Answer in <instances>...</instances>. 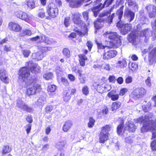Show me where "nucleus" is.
<instances>
[{"mask_svg": "<svg viewBox=\"0 0 156 156\" xmlns=\"http://www.w3.org/2000/svg\"><path fill=\"white\" fill-rule=\"evenodd\" d=\"M117 54L115 50H110L103 54V58L105 60H108L115 57Z\"/></svg>", "mask_w": 156, "mask_h": 156, "instance_id": "obj_15", "label": "nucleus"}, {"mask_svg": "<svg viewBox=\"0 0 156 156\" xmlns=\"http://www.w3.org/2000/svg\"><path fill=\"white\" fill-rule=\"evenodd\" d=\"M53 109V107L51 105H47L44 108L45 113L48 114Z\"/></svg>", "mask_w": 156, "mask_h": 156, "instance_id": "obj_51", "label": "nucleus"}, {"mask_svg": "<svg viewBox=\"0 0 156 156\" xmlns=\"http://www.w3.org/2000/svg\"><path fill=\"white\" fill-rule=\"evenodd\" d=\"M126 16H129L130 17V19L129 20V22L132 21L134 17L135 13L130 10H128L126 12Z\"/></svg>", "mask_w": 156, "mask_h": 156, "instance_id": "obj_39", "label": "nucleus"}, {"mask_svg": "<svg viewBox=\"0 0 156 156\" xmlns=\"http://www.w3.org/2000/svg\"><path fill=\"white\" fill-rule=\"evenodd\" d=\"M107 79L103 77L101 79H98L93 83L92 86L94 89L99 93L103 94L110 90L111 86L106 83Z\"/></svg>", "mask_w": 156, "mask_h": 156, "instance_id": "obj_4", "label": "nucleus"}, {"mask_svg": "<svg viewBox=\"0 0 156 156\" xmlns=\"http://www.w3.org/2000/svg\"><path fill=\"white\" fill-rule=\"evenodd\" d=\"M78 57L80 65L81 66H84L85 65V61L88 59L87 57L83 54L79 55Z\"/></svg>", "mask_w": 156, "mask_h": 156, "instance_id": "obj_25", "label": "nucleus"}, {"mask_svg": "<svg viewBox=\"0 0 156 156\" xmlns=\"http://www.w3.org/2000/svg\"><path fill=\"white\" fill-rule=\"evenodd\" d=\"M137 37L136 31H132L128 35L127 39L129 42L132 43L133 44L135 45Z\"/></svg>", "mask_w": 156, "mask_h": 156, "instance_id": "obj_21", "label": "nucleus"}, {"mask_svg": "<svg viewBox=\"0 0 156 156\" xmlns=\"http://www.w3.org/2000/svg\"><path fill=\"white\" fill-rule=\"evenodd\" d=\"M62 53L64 56L66 58H69L70 57V51L67 48H64L62 50Z\"/></svg>", "mask_w": 156, "mask_h": 156, "instance_id": "obj_41", "label": "nucleus"}, {"mask_svg": "<svg viewBox=\"0 0 156 156\" xmlns=\"http://www.w3.org/2000/svg\"><path fill=\"white\" fill-rule=\"evenodd\" d=\"M80 83L81 84H84L86 83L85 77H79Z\"/></svg>", "mask_w": 156, "mask_h": 156, "instance_id": "obj_64", "label": "nucleus"}, {"mask_svg": "<svg viewBox=\"0 0 156 156\" xmlns=\"http://www.w3.org/2000/svg\"><path fill=\"white\" fill-rule=\"evenodd\" d=\"M129 68L132 71L136 70L138 68V65L135 62H129Z\"/></svg>", "mask_w": 156, "mask_h": 156, "instance_id": "obj_38", "label": "nucleus"}, {"mask_svg": "<svg viewBox=\"0 0 156 156\" xmlns=\"http://www.w3.org/2000/svg\"><path fill=\"white\" fill-rule=\"evenodd\" d=\"M31 125L30 124H28L26 125V130L27 134H28L30 132L31 129Z\"/></svg>", "mask_w": 156, "mask_h": 156, "instance_id": "obj_58", "label": "nucleus"}, {"mask_svg": "<svg viewBox=\"0 0 156 156\" xmlns=\"http://www.w3.org/2000/svg\"><path fill=\"white\" fill-rule=\"evenodd\" d=\"M126 127L129 132L134 133L136 129V126L131 122H129Z\"/></svg>", "mask_w": 156, "mask_h": 156, "instance_id": "obj_32", "label": "nucleus"}, {"mask_svg": "<svg viewBox=\"0 0 156 156\" xmlns=\"http://www.w3.org/2000/svg\"><path fill=\"white\" fill-rule=\"evenodd\" d=\"M101 5L102 3H100L98 5L91 8V10L93 12L94 16L95 17H97L100 11L103 9L101 6Z\"/></svg>", "mask_w": 156, "mask_h": 156, "instance_id": "obj_23", "label": "nucleus"}, {"mask_svg": "<svg viewBox=\"0 0 156 156\" xmlns=\"http://www.w3.org/2000/svg\"><path fill=\"white\" fill-rule=\"evenodd\" d=\"M124 5L122 6L119 9H117L116 12V15L118 16L119 20L118 22H122L121 19L123 13Z\"/></svg>", "mask_w": 156, "mask_h": 156, "instance_id": "obj_28", "label": "nucleus"}, {"mask_svg": "<svg viewBox=\"0 0 156 156\" xmlns=\"http://www.w3.org/2000/svg\"><path fill=\"white\" fill-rule=\"evenodd\" d=\"M150 147L152 151H156V139L154 140L151 142Z\"/></svg>", "mask_w": 156, "mask_h": 156, "instance_id": "obj_48", "label": "nucleus"}, {"mask_svg": "<svg viewBox=\"0 0 156 156\" xmlns=\"http://www.w3.org/2000/svg\"><path fill=\"white\" fill-rule=\"evenodd\" d=\"M36 78H31L28 81L27 87H29L26 91L27 94L28 95L34 94L36 92L40 91L42 89L41 85L37 83Z\"/></svg>", "mask_w": 156, "mask_h": 156, "instance_id": "obj_5", "label": "nucleus"}, {"mask_svg": "<svg viewBox=\"0 0 156 156\" xmlns=\"http://www.w3.org/2000/svg\"><path fill=\"white\" fill-rule=\"evenodd\" d=\"M40 67L37 64H34L29 69L27 66L21 67L18 71V79L23 82H26L30 76V72L33 73L37 74L40 72Z\"/></svg>", "mask_w": 156, "mask_h": 156, "instance_id": "obj_2", "label": "nucleus"}, {"mask_svg": "<svg viewBox=\"0 0 156 156\" xmlns=\"http://www.w3.org/2000/svg\"><path fill=\"white\" fill-rule=\"evenodd\" d=\"M56 88V86L54 85H49L47 88L48 92L50 93L54 92L55 91Z\"/></svg>", "mask_w": 156, "mask_h": 156, "instance_id": "obj_46", "label": "nucleus"}, {"mask_svg": "<svg viewBox=\"0 0 156 156\" xmlns=\"http://www.w3.org/2000/svg\"><path fill=\"white\" fill-rule=\"evenodd\" d=\"M113 8L111 7L108 11H104L100 13L98 17L94 22V24L95 27L97 29H99L102 28V26L100 24L101 23H107L111 24L112 23L113 20L115 16V13H112L111 15H109L106 18L103 17L107 16L108 14H110L113 10Z\"/></svg>", "mask_w": 156, "mask_h": 156, "instance_id": "obj_3", "label": "nucleus"}, {"mask_svg": "<svg viewBox=\"0 0 156 156\" xmlns=\"http://www.w3.org/2000/svg\"><path fill=\"white\" fill-rule=\"evenodd\" d=\"M110 133H104L100 132L99 134V142L100 143L104 144L109 139Z\"/></svg>", "mask_w": 156, "mask_h": 156, "instance_id": "obj_19", "label": "nucleus"}, {"mask_svg": "<svg viewBox=\"0 0 156 156\" xmlns=\"http://www.w3.org/2000/svg\"><path fill=\"white\" fill-rule=\"evenodd\" d=\"M0 80L5 84H8L9 83L8 76L6 70L4 69L0 70Z\"/></svg>", "mask_w": 156, "mask_h": 156, "instance_id": "obj_16", "label": "nucleus"}, {"mask_svg": "<svg viewBox=\"0 0 156 156\" xmlns=\"http://www.w3.org/2000/svg\"><path fill=\"white\" fill-rule=\"evenodd\" d=\"M16 16L17 18L27 22H29L31 19V17L29 14L21 11L16 12Z\"/></svg>", "mask_w": 156, "mask_h": 156, "instance_id": "obj_13", "label": "nucleus"}, {"mask_svg": "<svg viewBox=\"0 0 156 156\" xmlns=\"http://www.w3.org/2000/svg\"><path fill=\"white\" fill-rule=\"evenodd\" d=\"M17 106L27 112L31 113L33 111L32 108L28 105L26 104H23L21 101H19L17 102Z\"/></svg>", "mask_w": 156, "mask_h": 156, "instance_id": "obj_17", "label": "nucleus"}, {"mask_svg": "<svg viewBox=\"0 0 156 156\" xmlns=\"http://www.w3.org/2000/svg\"><path fill=\"white\" fill-rule=\"evenodd\" d=\"M117 66L120 68H123L127 66V62L124 59L119 61L117 63Z\"/></svg>", "mask_w": 156, "mask_h": 156, "instance_id": "obj_35", "label": "nucleus"}, {"mask_svg": "<svg viewBox=\"0 0 156 156\" xmlns=\"http://www.w3.org/2000/svg\"><path fill=\"white\" fill-rule=\"evenodd\" d=\"M111 126L110 125H106L101 128L100 132L104 133H109L111 130Z\"/></svg>", "mask_w": 156, "mask_h": 156, "instance_id": "obj_36", "label": "nucleus"}, {"mask_svg": "<svg viewBox=\"0 0 156 156\" xmlns=\"http://www.w3.org/2000/svg\"><path fill=\"white\" fill-rule=\"evenodd\" d=\"M116 26L119 30L121 34L123 35L127 34L132 29V26L130 24L123 23L122 22H117Z\"/></svg>", "mask_w": 156, "mask_h": 156, "instance_id": "obj_9", "label": "nucleus"}, {"mask_svg": "<svg viewBox=\"0 0 156 156\" xmlns=\"http://www.w3.org/2000/svg\"><path fill=\"white\" fill-rule=\"evenodd\" d=\"M114 0H105L104 3L102 4L101 6L104 8L105 7H108L112 4Z\"/></svg>", "mask_w": 156, "mask_h": 156, "instance_id": "obj_42", "label": "nucleus"}, {"mask_svg": "<svg viewBox=\"0 0 156 156\" xmlns=\"http://www.w3.org/2000/svg\"><path fill=\"white\" fill-rule=\"evenodd\" d=\"M108 97L110 98L111 100L115 101H117L119 98V95L118 94H114L113 91H111L109 92L107 95Z\"/></svg>", "mask_w": 156, "mask_h": 156, "instance_id": "obj_26", "label": "nucleus"}, {"mask_svg": "<svg viewBox=\"0 0 156 156\" xmlns=\"http://www.w3.org/2000/svg\"><path fill=\"white\" fill-rule=\"evenodd\" d=\"M33 55H34L35 57V58H33V59H36L37 61L41 60L44 57L43 54L39 52H37L33 54Z\"/></svg>", "mask_w": 156, "mask_h": 156, "instance_id": "obj_37", "label": "nucleus"}, {"mask_svg": "<svg viewBox=\"0 0 156 156\" xmlns=\"http://www.w3.org/2000/svg\"><path fill=\"white\" fill-rule=\"evenodd\" d=\"M82 15L84 20L87 21L88 19V12L85 11L82 13Z\"/></svg>", "mask_w": 156, "mask_h": 156, "instance_id": "obj_61", "label": "nucleus"}, {"mask_svg": "<svg viewBox=\"0 0 156 156\" xmlns=\"http://www.w3.org/2000/svg\"><path fill=\"white\" fill-rule=\"evenodd\" d=\"M81 15L79 12H76L72 14V20L73 23L80 28L85 25V23L81 19Z\"/></svg>", "mask_w": 156, "mask_h": 156, "instance_id": "obj_11", "label": "nucleus"}, {"mask_svg": "<svg viewBox=\"0 0 156 156\" xmlns=\"http://www.w3.org/2000/svg\"><path fill=\"white\" fill-rule=\"evenodd\" d=\"M53 77V74L51 72L45 73L43 75V77L46 80H52Z\"/></svg>", "mask_w": 156, "mask_h": 156, "instance_id": "obj_44", "label": "nucleus"}, {"mask_svg": "<svg viewBox=\"0 0 156 156\" xmlns=\"http://www.w3.org/2000/svg\"><path fill=\"white\" fill-rule=\"evenodd\" d=\"M22 53L24 57H28L30 54L31 51L30 50L25 49L22 51Z\"/></svg>", "mask_w": 156, "mask_h": 156, "instance_id": "obj_50", "label": "nucleus"}, {"mask_svg": "<svg viewBox=\"0 0 156 156\" xmlns=\"http://www.w3.org/2000/svg\"><path fill=\"white\" fill-rule=\"evenodd\" d=\"M108 80L110 83L114 82L115 80V76H110L108 77Z\"/></svg>", "mask_w": 156, "mask_h": 156, "instance_id": "obj_63", "label": "nucleus"}, {"mask_svg": "<svg viewBox=\"0 0 156 156\" xmlns=\"http://www.w3.org/2000/svg\"><path fill=\"white\" fill-rule=\"evenodd\" d=\"M66 145V141L65 140H62L58 142L55 145V147L58 150L61 151L64 149Z\"/></svg>", "mask_w": 156, "mask_h": 156, "instance_id": "obj_27", "label": "nucleus"}, {"mask_svg": "<svg viewBox=\"0 0 156 156\" xmlns=\"http://www.w3.org/2000/svg\"><path fill=\"white\" fill-rule=\"evenodd\" d=\"M51 48V47H49L41 46L39 48V50L41 53L43 54V53H46L49 51H50Z\"/></svg>", "mask_w": 156, "mask_h": 156, "instance_id": "obj_43", "label": "nucleus"}, {"mask_svg": "<svg viewBox=\"0 0 156 156\" xmlns=\"http://www.w3.org/2000/svg\"><path fill=\"white\" fill-rule=\"evenodd\" d=\"M151 25L152 29L156 33V18L153 22L151 23Z\"/></svg>", "mask_w": 156, "mask_h": 156, "instance_id": "obj_60", "label": "nucleus"}, {"mask_svg": "<svg viewBox=\"0 0 156 156\" xmlns=\"http://www.w3.org/2000/svg\"><path fill=\"white\" fill-rule=\"evenodd\" d=\"M27 121L29 123H31L33 121L32 117L31 115H28L26 118Z\"/></svg>", "mask_w": 156, "mask_h": 156, "instance_id": "obj_55", "label": "nucleus"}, {"mask_svg": "<svg viewBox=\"0 0 156 156\" xmlns=\"http://www.w3.org/2000/svg\"><path fill=\"white\" fill-rule=\"evenodd\" d=\"M152 136L151 138V140L156 138V126L153 128L152 129Z\"/></svg>", "mask_w": 156, "mask_h": 156, "instance_id": "obj_59", "label": "nucleus"}, {"mask_svg": "<svg viewBox=\"0 0 156 156\" xmlns=\"http://www.w3.org/2000/svg\"><path fill=\"white\" fill-rule=\"evenodd\" d=\"M122 103L118 101L113 102L112 104L111 108L112 111H115L118 109L120 108L121 106Z\"/></svg>", "mask_w": 156, "mask_h": 156, "instance_id": "obj_29", "label": "nucleus"}, {"mask_svg": "<svg viewBox=\"0 0 156 156\" xmlns=\"http://www.w3.org/2000/svg\"><path fill=\"white\" fill-rule=\"evenodd\" d=\"M68 77L71 82L74 81L75 80V77L72 74H68Z\"/></svg>", "mask_w": 156, "mask_h": 156, "instance_id": "obj_62", "label": "nucleus"}, {"mask_svg": "<svg viewBox=\"0 0 156 156\" xmlns=\"http://www.w3.org/2000/svg\"><path fill=\"white\" fill-rule=\"evenodd\" d=\"M70 90H66L63 93V100L65 102H68L71 98V95L69 94Z\"/></svg>", "mask_w": 156, "mask_h": 156, "instance_id": "obj_31", "label": "nucleus"}, {"mask_svg": "<svg viewBox=\"0 0 156 156\" xmlns=\"http://www.w3.org/2000/svg\"><path fill=\"white\" fill-rule=\"evenodd\" d=\"M11 47L10 46L5 45L4 46V51L6 52L11 51Z\"/></svg>", "mask_w": 156, "mask_h": 156, "instance_id": "obj_56", "label": "nucleus"}, {"mask_svg": "<svg viewBox=\"0 0 156 156\" xmlns=\"http://www.w3.org/2000/svg\"><path fill=\"white\" fill-rule=\"evenodd\" d=\"M95 122V120L92 117H90L89 118V122L87 123L88 127L90 128L93 127L94 125Z\"/></svg>", "mask_w": 156, "mask_h": 156, "instance_id": "obj_40", "label": "nucleus"}, {"mask_svg": "<svg viewBox=\"0 0 156 156\" xmlns=\"http://www.w3.org/2000/svg\"><path fill=\"white\" fill-rule=\"evenodd\" d=\"M132 81V78L130 76H128L126 77L125 82L126 83L128 84L131 83Z\"/></svg>", "mask_w": 156, "mask_h": 156, "instance_id": "obj_57", "label": "nucleus"}, {"mask_svg": "<svg viewBox=\"0 0 156 156\" xmlns=\"http://www.w3.org/2000/svg\"><path fill=\"white\" fill-rule=\"evenodd\" d=\"M82 92L86 96L89 94V88L87 86L85 85L82 87Z\"/></svg>", "mask_w": 156, "mask_h": 156, "instance_id": "obj_49", "label": "nucleus"}, {"mask_svg": "<svg viewBox=\"0 0 156 156\" xmlns=\"http://www.w3.org/2000/svg\"><path fill=\"white\" fill-rule=\"evenodd\" d=\"M69 3V6L72 8H77L80 2L77 0H65Z\"/></svg>", "mask_w": 156, "mask_h": 156, "instance_id": "obj_30", "label": "nucleus"}, {"mask_svg": "<svg viewBox=\"0 0 156 156\" xmlns=\"http://www.w3.org/2000/svg\"><path fill=\"white\" fill-rule=\"evenodd\" d=\"M103 35L105 37H108L110 40H112V41L110 42V46H107L103 45L101 43L99 42L96 41L95 43L97 45L98 49H103L106 47L108 48H116L121 45L122 37L119 35L117 33L112 31H107Z\"/></svg>", "mask_w": 156, "mask_h": 156, "instance_id": "obj_1", "label": "nucleus"}, {"mask_svg": "<svg viewBox=\"0 0 156 156\" xmlns=\"http://www.w3.org/2000/svg\"><path fill=\"white\" fill-rule=\"evenodd\" d=\"M61 83L65 87H68L69 85V83L68 80L65 77H61Z\"/></svg>", "mask_w": 156, "mask_h": 156, "instance_id": "obj_47", "label": "nucleus"}, {"mask_svg": "<svg viewBox=\"0 0 156 156\" xmlns=\"http://www.w3.org/2000/svg\"><path fill=\"white\" fill-rule=\"evenodd\" d=\"M8 27L10 30L15 32H20L22 29L21 27L19 24L13 22H10Z\"/></svg>", "mask_w": 156, "mask_h": 156, "instance_id": "obj_20", "label": "nucleus"}, {"mask_svg": "<svg viewBox=\"0 0 156 156\" xmlns=\"http://www.w3.org/2000/svg\"><path fill=\"white\" fill-rule=\"evenodd\" d=\"M73 126V123L71 121L67 120L64 123L62 127V130L65 132H67L69 131Z\"/></svg>", "mask_w": 156, "mask_h": 156, "instance_id": "obj_22", "label": "nucleus"}, {"mask_svg": "<svg viewBox=\"0 0 156 156\" xmlns=\"http://www.w3.org/2000/svg\"><path fill=\"white\" fill-rule=\"evenodd\" d=\"M81 15L79 12H76L72 14V20L73 23L80 28L85 25V23L81 19Z\"/></svg>", "mask_w": 156, "mask_h": 156, "instance_id": "obj_10", "label": "nucleus"}, {"mask_svg": "<svg viewBox=\"0 0 156 156\" xmlns=\"http://www.w3.org/2000/svg\"><path fill=\"white\" fill-rule=\"evenodd\" d=\"M39 12L37 14L38 17L41 19L45 18L47 16H46L45 12L44 11L43 8H41L38 9Z\"/></svg>", "mask_w": 156, "mask_h": 156, "instance_id": "obj_34", "label": "nucleus"}, {"mask_svg": "<svg viewBox=\"0 0 156 156\" xmlns=\"http://www.w3.org/2000/svg\"><path fill=\"white\" fill-rule=\"evenodd\" d=\"M32 34V32L30 30L26 29L23 30L19 34V36L20 37H23L25 36H30Z\"/></svg>", "mask_w": 156, "mask_h": 156, "instance_id": "obj_33", "label": "nucleus"}, {"mask_svg": "<svg viewBox=\"0 0 156 156\" xmlns=\"http://www.w3.org/2000/svg\"><path fill=\"white\" fill-rule=\"evenodd\" d=\"M138 121L139 122L143 123V126L141 128V131L142 132H147L151 127L154 126L156 122L153 120H150L148 116L145 115L141 116L139 117Z\"/></svg>", "mask_w": 156, "mask_h": 156, "instance_id": "obj_6", "label": "nucleus"}, {"mask_svg": "<svg viewBox=\"0 0 156 156\" xmlns=\"http://www.w3.org/2000/svg\"><path fill=\"white\" fill-rule=\"evenodd\" d=\"M37 2V0H27L26 5L28 9L31 10L36 7V3Z\"/></svg>", "mask_w": 156, "mask_h": 156, "instance_id": "obj_24", "label": "nucleus"}, {"mask_svg": "<svg viewBox=\"0 0 156 156\" xmlns=\"http://www.w3.org/2000/svg\"><path fill=\"white\" fill-rule=\"evenodd\" d=\"M46 9L48 15L46 17V19L50 20L55 18L58 15V9L54 2L49 3L46 6Z\"/></svg>", "mask_w": 156, "mask_h": 156, "instance_id": "obj_7", "label": "nucleus"}, {"mask_svg": "<svg viewBox=\"0 0 156 156\" xmlns=\"http://www.w3.org/2000/svg\"><path fill=\"white\" fill-rule=\"evenodd\" d=\"M127 91L128 90L126 88H122L120 89L119 94V95L123 96L125 94Z\"/></svg>", "mask_w": 156, "mask_h": 156, "instance_id": "obj_54", "label": "nucleus"}, {"mask_svg": "<svg viewBox=\"0 0 156 156\" xmlns=\"http://www.w3.org/2000/svg\"><path fill=\"white\" fill-rule=\"evenodd\" d=\"M11 151V149L8 145H5L3 147L2 151V154L3 155L9 153Z\"/></svg>", "mask_w": 156, "mask_h": 156, "instance_id": "obj_45", "label": "nucleus"}, {"mask_svg": "<svg viewBox=\"0 0 156 156\" xmlns=\"http://www.w3.org/2000/svg\"><path fill=\"white\" fill-rule=\"evenodd\" d=\"M70 19V18L69 17H66L64 19V23L66 27H67L69 25Z\"/></svg>", "mask_w": 156, "mask_h": 156, "instance_id": "obj_53", "label": "nucleus"}, {"mask_svg": "<svg viewBox=\"0 0 156 156\" xmlns=\"http://www.w3.org/2000/svg\"><path fill=\"white\" fill-rule=\"evenodd\" d=\"M145 9L150 18H152L156 16V5L150 4L146 6Z\"/></svg>", "mask_w": 156, "mask_h": 156, "instance_id": "obj_14", "label": "nucleus"}, {"mask_svg": "<svg viewBox=\"0 0 156 156\" xmlns=\"http://www.w3.org/2000/svg\"><path fill=\"white\" fill-rule=\"evenodd\" d=\"M86 45L88 48V49L89 51H91L92 48L93 46V43L91 41H88L86 43Z\"/></svg>", "mask_w": 156, "mask_h": 156, "instance_id": "obj_52", "label": "nucleus"}, {"mask_svg": "<svg viewBox=\"0 0 156 156\" xmlns=\"http://www.w3.org/2000/svg\"><path fill=\"white\" fill-rule=\"evenodd\" d=\"M152 48L151 47L148 48V60L151 65L156 62V47L151 49Z\"/></svg>", "mask_w": 156, "mask_h": 156, "instance_id": "obj_12", "label": "nucleus"}, {"mask_svg": "<svg viewBox=\"0 0 156 156\" xmlns=\"http://www.w3.org/2000/svg\"><path fill=\"white\" fill-rule=\"evenodd\" d=\"M146 90L143 87L135 88L131 93L130 95L135 100H137L143 97L146 94Z\"/></svg>", "mask_w": 156, "mask_h": 156, "instance_id": "obj_8", "label": "nucleus"}, {"mask_svg": "<svg viewBox=\"0 0 156 156\" xmlns=\"http://www.w3.org/2000/svg\"><path fill=\"white\" fill-rule=\"evenodd\" d=\"M119 119L120 123L117 127V132L119 135H120L123 134L125 131V129H124L123 131L124 126V119L122 118H119Z\"/></svg>", "mask_w": 156, "mask_h": 156, "instance_id": "obj_18", "label": "nucleus"}]
</instances>
